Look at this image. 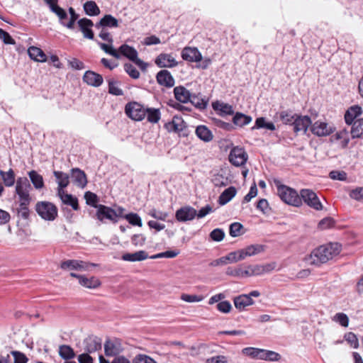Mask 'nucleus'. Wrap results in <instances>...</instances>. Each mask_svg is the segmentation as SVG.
<instances>
[{"mask_svg": "<svg viewBox=\"0 0 363 363\" xmlns=\"http://www.w3.org/2000/svg\"><path fill=\"white\" fill-rule=\"evenodd\" d=\"M252 120V118L250 116L237 112L233 118V123L234 125L241 128L249 124Z\"/></svg>", "mask_w": 363, "mask_h": 363, "instance_id": "34", "label": "nucleus"}, {"mask_svg": "<svg viewBox=\"0 0 363 363\" xmlns=\"http://www.w3.org/2000/svg\"><path fill=\"white\" fill-rule=\"evenodd\" d=\"M212 181L216 186H225L228 184V179L220 174H215Z\"/></svg>", "mask_w": 363, "mask_h": 363, "instance_id": "58", "label": "nucleus"}, {"mask_svg": "<svg viewBox=\"0 0 363 363\" xmlns=\"http://www.w3.org/2000/svg\"><path fill=\"white\" fill-rule=\"evenodd\" d=\"M182 57L183 60L189 62H200L202 55L196 48H185L182 52Z\"/></svg>", "mask_w": 363, "mask_h": 363, "instance_id": "21", "label": "nucleus"}, {"mask_svg": "<svg viewBox=\"0 0 363 363\" xmlns=\"http://www.w3.org/2000/svg\"><path fill=\"white\" fill-rule=\"evenodd\" d=\"M196 216V210L190 206H185L179 208L175 213V218L179 222L192 220Z\"/></svg>", "mask_w": 363, "mask_h": 363, "instance_id": "10", "label": "nucleus"}, {"mask_svg": "<svg viewBox=\"0 0 363 363\" xmlns=\"http://www.w3.org/2000/svg\"><path fill=\"white\" fill-rule=\"evenodd\" d=\"M213 108L215 111H220L219 114L221 116H227V115H233L234 111L233 106L228 104H225L223 102L216 101L213 103Z\"/></svg>", "mask_w": 363, "mask_h": 363, "instance_id": "30", "label": "nucleus"}, {"mask_svg": "<svg viewBox=\"0 0 363 363\" xmlns=\"http://www.w3.org/2000/svg\"><path fill=\"white\" fill-rule=\"evenodd\" d=\"M98 44L100 46L101 49L103 50L105 52L111 55L116 59H119L121 57V55L118 53V52L111 45H108L105 43L100 42H99Z\"/></svg>", "mask_w": 363, "mask_h": 363, "instance_id": "54", "label": "nucleus"}, {"mask_svg": "<svg viewBox=\"0 0 363 363\" xmlns=\"http://www.w3.org/2000/svg\"><path fill=\"white\" fill-rule=\"evenodd\" d=\"M156 79L160 85L167 88L174 86L175 83L174 77L167 69H162L157 72Z\"/></svg>", "mask_w": 363, "mask_h": 363, "instance_id": "17", "label": "nucleus"}, {"mask_svg": "<svg viewBox=\"0 0 363 363\" xmlns=\"http://www.w3.org/2000/svg\"><path fill=\"white\" fill-rule=\"evenodd\" d=\"M339 252L340 246L337 243L322 245L313 250L307 260L310 264L318 266L326 263Z\"/></svg>", "mask_w": 363, "mask_h": 363, "instance_id": "1", "label": "nucleus"}, {"mask_svg": "<svg viewBox=\"0 0 363 363\" xmlns=\"http://www.w3.org/2000/svg\"><path fill=\"white\" fill-rule=\"evenodd\" d=\"M62 201L63 203L72 206L74 211H77L79 208L78 199L72 194L65 195Z\"/></svg>", "mask_w": 363, "mask_h": 363, "instance_id": "46", "label": "nucleus"}, {"mask_svg": "<svg viewBox=\"0 0 363 363\" xmlns=\"http://www.w3.org/2000/svg\"><path fill=\"white\" fill-rule=\"evenodd\" d=\"M124 69L125 72L133 79H138L140 77L139 71L130 63L124 64Z\"/></svg>", "mask_w": 363, "mask_h": 363, "instance_id": "53", "label": "nucleus"}, {"mask_svg": "<svg viewBox=\"0 0 363 363\" xmlns=\"http://www.w3.org/2000/svg\"><path fill=\"white\" fill-rule=\"evenodd\" d=\"M345 340L350 344V345L357 349L359 347V341L356 335L352 332L347 333L344 336Z\"/></svg>", "mask_w": 363, "mask_h": 363, "instance_id": "60", "label": "nucleus"}, {"mask_svg": "<svg viewBox=\"0 0 363 363\" xmlns=\"http://www.w3.org/2000/svg\"><path fill=\"white\" fill-rule=\"evenodd\" d=\"M297 114H292L291 112L281 111L279 113L281 121L284 124H292Z\"/></svg>", "mask_w": 363, "mask_h": 363, "instance_id": "52", "label": "nucleus"}, {"mask_svg": "<svg viewBox=\"0 0 363 363\" xmlns=\"http://www.w3.org/2000/svg\"><path fill=\"white\" fill-rule=\"evenodd\" d=\"M0 176L4 182L6 186H12L15 184V173L12 169H10L7 172L0 170Z\"/></svg>", "mask_w": 363, "mask_h": 363, "instance_id": "37", "label": "nucleus"}, {"mask_svg": "<svg viewBox=\"0 0 363 363\" xmlns=\"http://www.w3.org/2000/svg\"><path fill=\"white\" fill-rule=\"evenodd\" d=\"M349 196L357 201H363V187H357L350 191Z\"/></svg>", "mask_w": 363, "mask_h": 363, "instance_id": "61", "label": "nucleus"}, {"mask_svg": "<svg viewBox=\"0 0 363 363\" xmlns=\"http://www.w3.org/2000/svg\"><path fill=\"white\" fill-rule=\"evenodd\" d=\"M80 30L82 32L84 37L90 40H93L94 38V32L91 28L94 26V23L91 20L83 18L79 19L77 22Z\"/></svg>", "mask_w": 363, "mask_h": 363, "instance_id": "20", "label": "nucleus"}, {"mask_svg": "<svg viewBox=\"0 0 363 363\" xmlns=\"http://www.w3.org/2000/svg\"><path fill=\"white\" fill-rule=\"evenodd\" d=\"M311 131L318 136H327L334 131V128L325 122L318 121L312 125Z\"/></svg>", "mask_w": 363, "mask_h": 363, "instance_id": "13", "label": "nucleus"}, {"mask_svg": "<svg viewBox=\"0 0 363 363\" xmlns=\"http://www.w3.org/2000/svg\"><path fill=\"white\" fill-rule=\"evenodd\" d=\"M79 284L88 289H96L101 285L99 279L95 277H87L84 275L80 277Z\"/></svg>", "mask_w": 363, "mask_h": 363, "instance_id": "32", "label": "nucleus"}, {"mask_svg": "<svg viewBox=\"0 0 363 363\" xmlns=\"http://www.w3.org/2000/svg\"><path fill=\"white\" fill-rule=\"evenodd\" d=\"M28 176L30 179V182H32L35 189H42L44 186L43 178L36 171H30L28 172Z\"/></svg>", "mask_w": 363, "mask_h": 363, "instance_id": "42", "label": "nucleus"}, {"mask_svg": "<svg viewBox=\"0 0 363 363\" xmlns=\"http://www.w3.org/2000/svg\"><path fill=\"white\" fill-rule=\"evenodd\" d=\"M196 135L206 143L211 141L213 138L212 132L205 125H199L196 129Z\"/></svg>", "mask_w": 363, "mask_h": 363, "instance_id": "31", "label": "nucleus"}, {"mask_svg": "<svg viewBox=\"0 0 363 363\" xmlns=\"http://www.w3.org/2000/svg\"><path fill=\"white\" fill-rule=\"evenodd\" d=\"M125 218L128 221V223L133 225H138L141 227L143 225L142 220L137 213H130L127 214Z\"/></svg>", "mask_w": 363, "mask_h": 363, "instance_id": "56", "label": "nucleus"}, {"mask_svg": "<svg viewBox=\"0 0 363 363\" xmlns=\"http://www.w3.org/2000/svg\"><path fill=\"white\" fill-rule=\"evenodd\" d=\"M266 128L270 130H275V125L272 122H267L265 118H257L255 121V125L252 128V130Z\"/></svg>", "mask_w": 363, "mask_h": 363, "instance_id": "44", "label": "nucleus"}, {"mask_svg": "<svg viewBox=\"0 0 363 363\" xmlns=\"http://www.w3.org/2000/svg\"><path fill=\"white\" fill-rule=\"evenodd\" d=\"M133 363H157L156 361L151 357L139 354H137L133 359Z\"/></svg>", "mask_w": 363, "mask_h": 363, "instance_id": "57", "label": "nucleus"}, {"mask_svg": "<svg viewBox=\"0 0 363 363\" xmlns=\"http://www.w3.org/2000/svg\"><path fill=\"white\" fill-rule=\"evenodd\" d=\"M35 209L39 216L45 220L52 221L57 216V208L49 201L37 202Z\"/></svg>", "mask_w": 363, "mask_h": 363, "instance_id": "3", "label": "nucleus"}, {"mask_svg": "<svg viewBox=\"0 0 363 363\" xmlns=\"http://www.w3.org/2000/svg\"><path fill=\"white\" fill-rule=\"evenodd\" d=\"M362 113V108L359 105H354L350 107L345 113V121L346 124L352 125L356 118Z\"/></svg>", "mask_w": 363, "mask_h": 363, "instance_id": "22", "label": "nucleus"}, {"mask_svg": "<svg viewBox=\"0 0 363 363\" xmlns=\"http://www.w3.org/2000/svg\"><path fill=\"white\" fill-rule=\"evenodd\" d=\"M311 125V118L308 116H296L293 122L294 130L295 133H306L308 128Z\"/></svg>", "mask_w": 363, "mask_h": 363, "instance_id": "18", "label": "nucleus"}, {"mask_svg": "<svg viewBox=\"0 0 363 363\" xmlns=\"http://www.w3.org/2000/svg\"><path fill=\"white\" fill-rule=\"evenodd\" d=\"M274 183L277 187L278 194L284 203L295 207H300L302 206L300 194H298L295 189L286 185L281 184H279V182L275 181Z\"/></svg>", "mask_w": 363, "mask_h": 363, "instance_id": "2", "label": "nucleus"}, {"mask_svg": "<svg viewBox=\"0 0 363 363\" xmlns=\"http://www.w3.org/2000/svg\"><path fill=\"white\" fill-rule=\"evenodd\" d=\"M247 154L242 147H233L229 154V161L235 166L240 167L245 164L247 160Z\"/></svg>", "mask_w": 363, "mask_h": 363, "instance_id": "9", "label": "nucleus"}, {"mask_svg": "<svg viewBox=\"0 0 363 363\" xmlns=\"http://www.w3.org/2000/svg\"><path fill=\"white\" fill-rule=\"evenodd\" d=\"M247 257L253 256L262 252L264 250V246L262 245H251L245 248Z\"/></svg>", "mask_w": 363, "mask_h": 363, "instance_id": "49", "label": "nucleus"}, {"mask_svg": "<svg viewBox=\"0 0 363 363\" xmlns=\"http://www.w3.org/2000/svg\"><path fill=\"white\" fill-rule=\"evenodd\" d=\"M91 266L96 264L77 259H68L60 264L61 269L64 270L87 271Z\"/></svg>", "mask_w": 363, "mask_h": 363, "instance_id": "8", "label": "nucleus"}, {"mask_svg": "<svg viewBox=\"0 0 363 363\" xmlns=\"http://www.w3.org/2000/svg\"><path fill=\"white\" fill-rule=\"evenodd\" d=\"M225 237V232L220 228H216L210 233V238L212 240L220 242L223 240Z\"/></svg>", "mask_w": 363, "mask_h": 363, "instance_id": "62", "label": "nucleus"}, {"mask_svg": "<svg viewBox=\"0 0 363 363\" xmlns=\"http://www.w3.org/2000/svg\"><path fill=\"white\" fill-rule=\"evenodd\" d=\"M237 190L235 186H230L225 189L218 197V203L223 206L228 203L236 195Z\"/></svg>", "mask_w": 363, "mask_h": 363, "instance_id": "29", "label": "nucleus"}, {"mask_svg": "<svg viewBox=\"0 0 363 363\" xmlns=\"http://www.w3.org/2000/svg\"><path fill=\"white\" fill-rule=\"evenodd\" d=\"M243 228V225L238 222L233 223L230 225L229 233L230 236L235 238L240 236L242 233L241 230Z\"/></svg>", "mask_w": 363, "mask_h": 363, "instance_id": "55", "label": "nucleus"}, {"mask_svg": "<svg viewBox=\"0 0 363 363\" xmlns=\"http://www.w3.org/2000/svg\"><path fill=\"white\" fill-rule=\"evenodd\" d=\"M84 350L88 353H93L101 349V339L95 335H89L84 340Z\"/></svg>", "mask_w": 363, "mask_h": 363, "instance_id": "15", "label": "nucleus"}, {"mask_svg": "<svg viewBox=\"0 0 363 363\" xmlns=\"http://www.w3.org/2000/svg\"><path fill=\"white\" fill-rule=\"evenodd\" d=\"M118 53L134 62L138 65L142 71H145L147 67V64L138 58V51L133 48L127 44H123L118 48Z\"/></svg>", "mask_w": 363, "mask_h": 363, "instance_id": "4", "label": "nucleus"}, {"mask_svg": "<svg viewBox=\"0 0 363 363\" xmlns=\"http://www.w3.org/2000/svg\"><path fill=\"white\" fill-rule=\"evenodd\" d=\"M123 350L121 341L118 339L107 340L104 343V352L108 357H114Z\"/></svg>", "mask_w": 363, "mask_h": 363, "instance_id": "11", "label": "nucleus"}, {"mask_svg": "<svg viewBox=\"0 0 363 363\" xmlns=\"http://www.w3.org/2000/svg\"><path fill=\"white\" fill-rule=\"evenodd\" d=\"M350 133L352 138H363V118L357 119L353 123Z\"/></svg>", "mask_w": 363, "mask_h": 363, "instance_id": "35", "label": "nucleus"}, {"mask_svg": "<svg viewBox=\"0 0 363 363\" xmlns=\"http://www.w3.org/2000/svg\"><path fill=\"white\" fill-rule=\"evenodd\" d=\"M189 102L196 108H199L201 110L205 109L208 104V101L201 97L200 94H192L191 96V100Z\"/></svg>", "mask_w": 363, "mask_h": 363, "instance_id": "40", "label": "nucleus"}, {"mask_svg": "<svg viewBox=\"0 0 363 363\" xmlns=\"http://www.w3.org/2000/svg\"><path fill=\"white\" fill-rule=\"evenodd\" d=\"M155 64L161 68L163 67H174L178 63L171 54L161 53L155 60Z\"/></svg>", "mask_w": 363, "mask_h": 363, "instance_id": "16", "label": "nucleus"}, {"mask_svg": "<svg viewBox=\"0 0 363 363\" xmlns=\"http://www.w3.org/2000/svg\"><path fill=\"white\" fill-rule=\"evenodd\" d=\"M174 97L180 103L186 104L191 100V93L183 86H177L174 89Z\"/></svg>", "mask_w": 363, "mask_h": 363, "instance_id": "23", "label": "nucleus"}, {"mask_svg": "<svg viewBox=\"0 0 363 363\" xmlns=\"http://www.w3.org/2000/svg\"><path fill=\"white\" fill-rule=\"evenodd\" d=\"M84 11L87 16H95L100 13V9L94 1H87L83 5Z\"/></svg>", "mask_w": 363, "mask_h": 363, "instance_id": "36", "label": "nucleus"}, {"mask_svg": "<svg viewBox=\"0 0 363 363\" xmlns=\"http://www.w3.org/2000/svg\"><path fill=\"white\" fill-rule=\"evenodd\" d=\"M164 128L169 132L178 133L183 130L184 128H185V124L181 118L174 116L172 121L164 124Z\"/></svg>", "mask_w": 363, "mask_h": 363, "instance_id": "26", "label": "nucleus"}, {"mask_svg": "<svg viewBox=\"0 0 363 363\" xmlns=\"http://www.w3.org/2000/svg\"><path fill=\"white\" fill-rule=\"evenodd\" d=\"M108 92L114 96H122L123 91L118 87V82L114 79L108 80Z\"/></svg>", "mask_w": 363, "mask_h": 363, "instance_id": "47", "label": "nucleus"}, {"mask_svg": "<svg viewBox=\"0 0 363 363\" xmlns=\"http://www.w3.org/2000/svg\"><path fill=\"white\" fill-rule=\"evenodd\" d=\"M83 81L88 85L98 87L102 84L104 79L101 74L89 70L85 72L83 76Z\"/></svg>", "mask_w": 363, "mask_h": 363, "instance_id": "19", "label": "nucleus"}, {"mask_svg": "<svg viewBox=\"0 0 363 363\" xmlns=\"http://www.w3.org/2000/svg\"><path fill=\"white\" fill-rule=\"evenodd\" d=\"M146 108L140 104L133 101L128 103L125 106L126 115L134 121H140L146 116Z\"/></svg>", "mask_w": 363, "mask_h": 363, "instance_id": "6", "label": "nucleus"}, {"mask_svg": "<svg viewBox=\"0 0 363 363\" xmlns=\"http://www.w3.org/2000/svg\"><path fill=\"white\" fill-rule=\"evenodd\" d=\"M329 177L333 180L345 181L347 173L344 171L333 170L329 173Z\"/></svg>", "mask_w": 363, "mask_h": 363, "instance_id": "64", "label": "nucleus"}, {"mask_svg": "<svg viewBox=\"0 0 363 363\" xmlns=\"http://www.w3.org/2000/svg\"><path fill=\"white\" fill-rule=\"evenodd\" d=\"M30 184L26 177H18L16 180V193L18 196L19 202L31 201L29 191Z\"/></svg>", "mask_w": 363, "mask_h": 363, "instance_id": "7", "label": "nucleus"}, {"mask_svg": "<svg viewBox=\"0 0 363 363\" xmlns=\"http://www.w3.org/2000/svg\"><path fill=\"white\" fill-rule=\"evenodd\" d=\"M242 352L252 359H262L263 349L249 347L242 349Z\"/></svg>", "mask_w": 363, "mask_h": 363, "instance_id": "43", "label": "nucleus"}, {"mask_svg": "<svg viewBox=\"0 0 363 363\" xmlns=\"http://www.w3.org/2000/svg\"><path fill=\"white\" fill-rule=\"evenodd\" d=\"M72 182L77 186L84 189L87 184V178L85 172L79 168H72L70 170Z\"/></svg>", "mask_w": 363, "mask_h": 363, "instance_id": "12", "label": "nucleus"}, {"mask_svg": "<svg viewBox=\"0 0 363 363\" xmlns=\"http://www.w3.org/2000/svg\"><path fill=\"white\" fill-rule=\"evenodd\" d=\"M149 257L147 252L140 250L134 253H125L122 255L121 259L127 262H140L145 260Z\"/></svg>", "mask_w": 363, "mask_h": 363, "instance_id": "27", "label": "nucleus"}, {"mask_svg": "<svg viewBox=\"0 0 363 363\" xmlns=\"http://www.w3.org/2000/svg\"><path fill=\"white\" fill-rule=\"evenodd\" d=\"M29 57L36 61L44 62L47 61V56L45 52L39 48L30 46L28 50Z\"/></svg>", "mask_w": 363, "mask_h": 363, "instance_id": "28", "label": "nucleus"}, {"mask_svg": "<svg viewBox=\"0 0 363 363\" xmlns=\"http://www.w3.org/2000/svg\"><path fill=\"white\" fill-rule=\"evenodd\" d=\"M259 264L249 265L245 270H243L244 277L260 275Z\"/></svg>", "mask_w": 363, "mask_h": 363, "instance_id": "50", "label": "nucleus"}, {"mask_svg": "<svg viewBox=\"0 0 363 363\" xmlns=\"http://www.w3.org/2000/svg\"><path fill=\"white\" fill-rule=\"evenodd\" d=\"M281 355L274 351L263 349L262 360L277 362L280 360Z\"/></svg>", "mask_w": 363, "mask_h": 363, "instance_id": "45", "label": "nucleus"}, {"mask_svg": "<svg viewBox=\"0 0 363 363\" xmlns=\"http://www.w3.org/2000/svg\"><path fill=\"white\" fill-rule=\"evenodd\" d=\"M84 199L87 205L91 206L96 208L97 206H99V204H97L99 199L96 194L91 191H86L84 194Z\"/></svg>", "mask_w": 363, "mask_h": 363, "instance_id": "51", "label": "nucleus"}, {"mask_svg": "<svg viewBox=\"0 0 363 363\" xmlns=\"http://www.w3.org/2000/svg\"><path fill=\"white\" fill-rule=\"evenodd\" d=\"M301 201L307 204L310 208L315 211H321L323 208L319 198L312 189H303L300 191Z\"/></svg>", "mask_w": 363, "mask_h": 363, "instance_id": "5", "label": "nucleus"}, {"mask_svg": "<svg viewBox=\"0 0 363 363\" xmlns=\"http://www.w3.org/2000/svg\"><path fill=\"white\" fill-rule=\"evenodd\" d=\"M68 11L70 14L69 21L67 23L62 22V25L69 29H73L74 23L79 18V15L75 12V10L72 7H69Z\"/></svg>", "mask_w": 363, "mask_h": 363, "instance_id": "48", "label": "nucleus"}, {"mask_svg": "<svg viewBox=\"0 0 363 363\" xmlns=\"http://www.w3.org/2000/svg\"><path fill=\"white\" fill-rule=\"evenodd\" d=\"M145 111L148 122L157 123L160 120L161 113L159 108H147Z\"/></svg>", "mask_w": 363, "mask_h": 363, "instance_id": "41", "label": "nucleus"}, {"mask_svg": "<svg viewBox=\"0 0 363 363\" xmlns=\"http://www.w3.org/2000/svg\"><path fill=\"white\" fill-rule=\"evenodd\" d=\"M255 301L250 298V296L242 294L234 298V304L239 311H242L245 307L252 306Z\"/></svg>", "mask_w": 363, "mask_h": 363, "instance_id": "24", "label": "nucleus"}, {"mask_svg": "<svg viewBox=\"0 0 363 363\" xmlns=\"http://www.w3.org/2000/svg\"><path fill=\"white\" fill-rule=\"evenodd\" d=\"M96 216L101 221L106 218L113 223L117 222L115 210L102 204H99L97 206Z\"/></svg>", "mask_w": 363, "mask_h": 363, "instance_id": "14", "label": "nucleus"}, {"mask_svg": "<svg viewBox=\"0 0 363 363\" xmlns=\"http://www.w3.org/2000/svg\"><path fill=\"white\" fill-rule=\"evenodd\" d=\"M53 174L57 179L58 186L61 188L67 187L69 184V176L67 173L61 171H54Z\"/></svg>", "mask_w": 363, "mask_h": 363, "instance_id": "38", "label": "nucleus"}, {"mask_svg": "<svg viewBox=\"0 0 363 363\" xmlns=\"http://www.w3.org/2000/svg\"><path fill=\"white\" fill-rule=\"evenodd\" d=\"M59 355L63 359L69 360L75 357V352L70 346L62 345L59 347Z\"/></svg>", "mask_w": 363, "mask_h": 363, "instance_id": "39", "label": "nucleus"}, {"mask_svg": "<svg viewBox=\"0 0 363 363\" xmlns=\"http://www.w3.org/2000/svg\"><path fill=\"white\" fill-rule=\"evenodd\" d=\"M11 354L14 358V363H27L28 358L21 352L19 351H11Z\"/></svg>", "mask_w": 363, "mask_h": 363, "instance_id": "63", "label": "nucleus"}, {"mask_svg": "<svg viewBox=\"0 0 363 363\" xmlns=\"http://www.w3.org/2000/svg\"><path fill=\"white\" fill-rule=\"evenodd\" d=\"M118 26V20L111 14L105 15L98 23L95 24V27L98 29L106 27L117 28Z\"/></svg>", "mask_w": 363, "mask_h": 363, "instance_id": "25", "label": "nucleus"}, {"mask_svg": "<svg viewBox=\"0 0 363 363\" xmlns=\"http://www.w3.org/2000/svg\"><path fill=\"white\" fill-rule=\"evenodd\" d=\"M30 201L19 202L18 207L16 208V215L18 218L27 220L30 217V210L28 206Z\"/></svg>", "mask_w": 363, "mask_h": 363, "instance_id": "33", "label": "nucleus"}, {"mask_svg": "<svg viewBox=\"0 0 363 363\" xmlns=\"http://www.w3.org/2000/svg\"><path fill=\"white\" fill-rule=\"evenodd\" d=\"M334 321L339 323L343 327H347L349 325V318L343 313H337L333 317Z\"/></svg>", "mask_w": 363, "mask_h": 363, "instance_id": "59", "label": "nucleus"}]
</instances>
